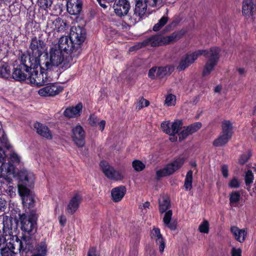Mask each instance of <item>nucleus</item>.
<instances>
[{
	"label": "nucleus",
	"instance_id": "nucleus-1",
	"mask_svg": "<svg viewBox=\"0 0 256 256\" xmlns=\"http://www.w3.org/2000/svg\"><path fill=\"white\" fill-rule=\"evenodd\" d=\"M86 35L84 28L80 26L72 28L70 30L71 55L68 56L53 45L42 58L40 65V70H48L60 64H62V68L65 69L70 68L74 63V60L82 52L81 45L85 40Z\"/></svg>",
	"mask_w": 256,
	"mask_h": 256
},
{
	"label": "nucleus",
	"instance_id": "nucleus-2",
	"mask_svg": "<svg viewBox=\"0 0 256 256\" xmlns=\"http://www.w3.org/2000/svg\"><path fill=\"white\" fill-rule=\"evenodd\" d=\"M220 50L218 48H212L209 50H200L192 54H187L181 60L178 69L183 70L192 64L197 58L203 55L208 59L205 64L202 72V76H206L214 70L220 58Z\"/></svg>",
	"mask_w": 256,
	"mask_h": 256
},
{
	"label": "nucleus",
	"instance_id": "nucleus-3",
	"mask_svg": "<svg viewBox=\"0 0 256 256\" xmlns=\"http://www.w3.org/2000/svg\"><path fill=\"white\" fill-rule=\"evenodd\" d=\"M4 247L0 250L1 256H15L18 252L28 253L33 248L32 240L30 236H24L22 240L12 236L8 240Z\"/></svg>",
	"mask_w": 256,
	"mask_h": 256
},
{
	"label": "nucleus",
	"instance_id": "nucleus-4",
	"mask_svg": "<svg viewBox=\"0 0 256 256\" xmlns=\"http://www.w3.org/2000/svg\"><path fill=\"white\" fill-rule=\"evenodd\" d=\"M183 34L184 32L180 31L175 32L167 36H163L161 34L154 35L146 38L142 42H138L136 46L138 48L146 46L156 47L162 45L168 44L180 39Z\"/></svg>",
	"mask_w": 256,
	"mask_h": 256
},
{
	"label": "nucleus",
	"instance_id": "nucleus-5",
	"mask_svg": "<svg viewBox=\"0 0 256 256\" xmlns=\"http://www.w3.org/2000/svg\"><path fill=\"white\" fill-rule=\"evenodd\" d=\"M46 50V44L40 38L34 36L30 40L29 46L28 63L32 62L34 66L40 64V56Z\"/></svg>",
	"mask_w": 256,
	"mask_h": 256
},
{
	"label": "nucleus",
	"instance_id": "nucleus-6",
	"mask_svg": "<svg viewBox=\"0 0 256 256\" xmlns=\"http://www.w3.org/2000/svg\"><path fill=\"white\" fill-rule=\"evenodd\" d=\"M18 220L22 232L30 236L34 234L37 230V220L38 215L36 210H30L18 214Z\"/></svg>",
	"mask_w": 256,
	"mask_h": 256
},
{
	"label": "nucleus",
	"instance_id": "nucleus-7",
	"mask_svg": "<svg viewBox=\"0 0 256 256\" xmlns=\"http://www.w3.org/2000/svg\"><path fill=\"white\" fill-rule=\"evenodd\" d=\"M27 55L22 54L20 60V64L14 69L12 77L18 81H24L28 80L30 70H32V66H34L32 62L28 63Z\"/></svg>",
	"mask_w": 256,
	"mask_h": 256
},
{
	"label": "nucleus",
	"instance_id": "nucleus-8",
	"mask_svg": "<svg viewBox=\"0 0 256 256\" xmlns=\"http://www.w3.org/2000/svg\"><path fill=\"white\" fill-rule=\"evenodd\" d=\"M148 4H150V2L146 0H144V2L142 0H136L133 13H130L128 15L131 24H136L144 17L147 10Z\"/></svg>",
	"mask_w": 256,
	"mask_h": 256
},
{
	"label": "nucleus",
	"instance_id": "nucleus-9",
	"mask_svg": "<svg viewBox=\"0 0 256 256\" xmlns=\"http://www.w3.org/2000/svg\"><path fill=\"white\" fill-rule=\"evenodd\" d=\"M40 66H32V71H30L29 76L28 78V80L30 83L34 86H40L44 85L48 82L47 74L41 70L38 72V68Z\"/></svg>",
	"mask_w": 256,
	"mask_h": 256
},
{
	"label": "nucleus",
	"instance_id": "nucleus-10",
	"mask_svg": "<svg viewBox=\"0 0 256 256\" xmlns=\"http://www.w3.org/2000/svg\"><path fill=\"white\" fill-rule=\"evenodd\" d=\"M184 162V158H176L173 162L167 164L164 168L158 170L156 172V178H158L172 174L182 166Z\"/></svg>",
	"mask_w": 256,
	"mask_h": 256
},
{
	"label": "nucleus",
	"instance_id": "nucleus-11",
	"mask_svg": "<svg viewBox=\"0 0 256 256\" xmlns=\"http://www.w3.org/2000/svg\"><path fill=\"white\" fill-rule=\"evenodd\" d=\"M100 167L104 175L109 179L115 180H122L124 178L122 172L116 170L107 162L102 161L100 164Z\"/></svg>",
	"mask_w": 256,
	"mask_h": 256
},
{
	"label": "nucleus",
	"instance_id": "nucleus-12",
	"mask_svg": "<svg viewBox=\"0 0 256 256\" xmlns=\"http://www.w3.org/2000/svg\"><path fill=\"white\" fill-rule=\"evenodd\" d=\"M18 192L20 196L24 206L28 208L27 212L32 210V208L34 206V196L30 190L24 186H19Z\"/></svg>",
	"mask_w": 256,
	"mask_h": 256
},
{
	"label": "nucleus",
	"instance_id": "nucleus-13",
	"mask_svg": "<svg viewBox=\"0 0 256 256\" xmlns=\"http://www.w3.org/2000/svg\"><path fill=\"white\" fill-rule=\"evenodd\" d=\"M63 87L56 84H50L38 90V94L42 96H54L63 90Z\"/></svg>",
	"mask_w": 256,
	"mask_h": 256
},
{
	"label": "nucleus",
	"instance_id": "nucleus-14",
	"mask_svg": "<svg viewBox=\"0 0 256 256\" xmlns=\"http://www.w3.org/2000/svg\"><path fill=\"white\" fill-rule=\"evenodd\" d=\"M18 176L22 184L18 185V188L20 186H24L26 188V186H31L34 183L35 179L34 175V174L26 170H21L18 173Z\"/></svg>",
	"mask_w": 256,
	"mask_h": 256
},
{
	"label": "nucleus",
	"instance_id": "nucleus-15",
	"mask_svg": "<svg viewBox=\"0 0 256 256\" xmlns=\"http://www.w3.org/2000/svg\"><path fill=\"white\" fill-rule=\"evenodd\" d=\"M72 138L74 144L80 148L84 145L85 132L82 126L77 125L72 129Z\"/></svg>",
	"mask_w": 256,
	"mask_h": 256
},
{
	"label": "nucleus",
	"instance_id": "nucleus-16",
	"mask_svg": "<svg viewBox=\"0 0 256 256\" xmlns=\"http://www.w3.org/2000/svg\"><path fill=\"white\" fill-rule=\"evenodd\" d=\"M113 8L116 15L122 16L128 14L130 9V4L127 0H116Z\"/></svg>",
	"mask_w": 256,
	"mask_h": 256
},
{
	"label": "nucleus",
	"instance_id": "nucleus-17",
	"mask_svg": "<svg viewBox=\"0 0 256 256\" xmlns=\"http://www.w3.org/2000/svg\"><path fill=\"white\" fill-rule=\"evenodd\" d=\"M48 28L58 32H64L66 30L67 24L66 22L60 18H57L54 20H48L47 24Z\"/></svg>",
	"mask_w": 256,
	"mask_h": 256
},
{
	"label": "nucleus",
	"instance_id": "nucleus-18",
	"mask_svg": "<svg viewBox=\"0 0 256 256\" xmlns=\"http://www.w3.org/2000/svg\"><path fill=\"white\" fill-rule=\"evenodd\" d=\"M256 11V0H243L242 12L244 16L246 17H250Z\"/></svg>",
	"mask_w": 256,
	"mask_h": 256
},
{
	"label": "nucleus",
	"instance_id": "nucleus-19",
	"mask_svg": "<svg viewBox=\"0 0 256 256\" xmlns=\"http://www.w3.org/2000/svg\"><path fill=\"white\" fill-rule=\"evenodd\" d=\"M82 5L81 0H68L67 11L71 15H78L82 10Z\"/></svg>",
	"mask_w": 256,
	"mask_h": 256
},
{
	"label": "nucleus",
	"instance_id": "nucleus-20",
	"mask_svg": "<svg viewBox=\"0 0 256 256\" xmlns=\"http://www.w3.org/2000/svg\"><path fill=\"white\" fill-rule=\"evenodd\" d=\"M70 36H62L60 38L58 43L54 45L64 51L68 56H70V46L72 44L70 42Z\"/></svg>",
	"mask_w": 256,
	"mask_h": 256
},
{
	"label": "nucleus",
	"instance_id": "nucleus-21",
	"mask_svg": "<svg viewBox=\"0 0 256 256\" xmlns=\"http://www.w3.org/2000/svg\"><path fill=\"white\" fill-rule=\"evenodd\" d=\"M82 198L79 194H76L70 200L66 210L70 214H74L79 208Z\"/></svg>",
	"mask_w": 256,
	"mask_h": 256
},
{
	"label": "nucleus",
	"instance_id": "nucleus-22",
	"mask_svg": "<svg viewBox=\"0 0 256 256\" xmlns=\"http://www.w3.org/2000/svg\"><path fill=\"white\" fill-rule=\"evenodd\" d=\"M34 126L39 135L48 139L52 138L51 132L46 125L36 122L34 124Z\"/></svg>",
	"mask_w": 256,
	"mask_h": 256
},
{
	"label": "nucleus",
	"instance_id": "nucleus-23",
	"mask_svg": "<svg viewBox=\"0 0 256 256\" xmlns=\"http://www.w3.org/2000/svg\"><path fill=\"white\" fill-rule=\"evenodd\" d=\"M82 108V104L78 103L75 106L66 108L64 112V114L69 118L78 116L80 114Z\"/></svg>",
	"mask_w": 256,
	"mask_h": 256
},
{
	"label": "nucleus",
	"instance_id": "nucleus-24",
	"mask_svg": "<svg viewBox=\"0 0 256 256\" xmlns=\"http://www.w3.org/2000/svg\"><path fill=\"white\" fill-rule=\"evenodd\" d=\"M126 192V188L123 186L112 188L111 192L112 200L115 202L120 201L124 196Z\"/></svg>",
	"mask_w": 256,
	"mask_h": 256
},
{
	"label": "nucleus",
	"instance_id": "nucleus-25",
	"mask_svg": "<svg viewBox=\"0 0 256 256\" xmlns=\"http://www.w3.org/2000/svg\"><path fill=\"white\" fill-rule=\"evenodd\" d=\"M230 230L235 239L240 242H243L247 234L246 231L244 229H240L236 226H232Z\"/></svg>",
	"mask_w": 256,
	"mask_h": 256
},
{
	"label": "nucleus",
	"instance_id": "nucleus-26",
	"mask_svg": "<svg viewBox=\"0 0 256 256\" xmlns=\"http://www.w3.org/2000/svg\"><path fill=\"white\" fill-rule=\"evenodd\" d=\"M2 218V231L6 235L10 234L12 233V218L8 216L3 215Z\"/></svg>",
	"mask_w": 256,
	"mask_h": 256
},
{
	"label": "nucleus",
	"instance_id": "nucleus-27",
	"mask_svg": "<svg viewBox=\"0 0 256 256\" xmlns=\"http://www.w3.org/2000/svg\"><path fill=\"white\" fill-rule=\"evenodd\" d=\"M172 210H168L166 212L163 218V222L166 226H167L170 230H174L176 228V221H172Z\"/></svg>",
	"mask_w": 256,
	"mask_h": 256
},
{
	"label": "nucleus",
	"instance_id": "nucleus-28",
	"mask_svg": "<svg viewBox=\"0 0 256 256\" xmlns=\"http://www.w3.org/2000/svg\"><path fill=\"white\" fill-rule=\"evenodd\" d=\"M32 251L39 256H46L48 252V248L46 242H41L37 244L35 246L34 248L33 247L32 250L30 251H28V252Z\"/></svg>",
	"mask_w": 256,
	"mask_h": 256
},
{
	"label": "nucleus",
	"instance_id": "nucleus-29",
	"mask_svg": "<svg viewBox=\"0 0 256 256\" xmlns=\"http://www.w3.org/2000/svg\"><path fill=\"white\" fill-rule=\"evenodd\" d=\"M156 70L157 78H162L166 75H170L174 70V68L170 66L158 67L156 68Z\"/></svg>",
	"mask_w": 256,
	"mask_h": 256
},
{
	"label": "nucleus",
	"instance_id": "nucleus-30",
	"mask_svg": "<svg viewBox=\"0 0 256 256\" xmlns=\"http://www.w3.org/2000/svg\"><path fill=\"white\" fill-rule=\"evenodd\" d=\"M10 66L4 62H0V77L8 78L10 77Z\"/></svg>",
	"mask_w": 256,
	"mask_h": 256
},
{
	"label": "nucleus",
	"instance_id": "nucleus-31",
	"mask_svg": "<svg viewBox=\"0 0 256 256\" xmlns=\"http://www.w3.org/2000/svg\"><path fill=\"white\" fill-rule=\"evenodd\" d=\"M12 184V179L8 175L3 174H0V189L3 191L8 187Z\"/></svg>",
	"mask_w": 256,
	"mask_h": 256
},
{
	"label": "nucleus",
	"instance_id": "nucleus-32",
	"mask_svg": "<svg viewBox=\"0 0 256 256\" xmlns=\"http://www.w3.org/2000/svg\"><path fill=\"white\" fill-rule=\"evenodd\" d=\"M230 138V136L220 134L219 136L213 142V145L216 147L222 146L226 144Z\"/></svg>",
	"mask_w": 256,
	"mask_h": 256
},
{
	"label": "nucleus",
	"instance_id": "nucleus-33",
	"mask_svg": "<svg viewBox=\"0 0 256 256\" xmlns=\"http://www.w3.org/2000/svg\"><path fill=\"white\" fill-rule=\"evenodd\" d=\"M222 132L221 134L232 138V125L230 122V120L224 121L222 122Z\"/></svg>",
	"mask_w": 256,
	"mask_h": 256
},
{
	"label": "nucleus",
	"instance_id": "nucleus-34",
	"mask_svg": "<svg viewBox=\"0 0 256 256\" xmlns=\"http://www.w3.org/2000/svg\"><path fill=\"white\" fill-rule=\"evenodd\" d=\"M240 194L238 191H232L230 194V204L232 206H236L240 199Z\"/></svg>",
	"mask_w": 256,
	"mask_h": 256
},
{
	"label": "nucleus",
	"instance_id": "nucleus-35",
	"mask_svg": "<svg viewBox=\"0 0 256 256\" xmlns=\"http://www.w3.org/2000/svg\"><path fill=\"white\" fill-rule=\"evenodd\" d=\"M192 174L193 172L191 170L188 171L186 174L184 184V187L186 190H190L192 188Z\"/></svg>",
	"mask_w": 256,
	"mask_h": 256
},
{
	"label": "nucleus",
	"instance_id": "nucleus-36",
	"mask_svg": "<svg viewBox=\"0 0 256 256\" xmlns=\"http://www.w3.org/2000/svg\"><path fill=\"white\" fill-rule=\"evenodd\" d=\"M170 206V200L167 198L162 197L159 200V210L160 213L166 212Z\"/></svg>",
	"mask_w": 256,
	"mask_h": 256
},
{
	"label": "nucleus",
	"instance_id": "nucleus-37",
	"mask_svg": "<svg viewBox=\"0 0 256 256\" xmlns=\"http://www.w3.org/2000/svg\"><path fill=\"white\" fill-rule=\"evenodd\" d=\"M244 180L246 185L248 187V190H249L254 180V172L252 170H248L245 172Z\"/></svg>",
	"mask_w": 256,
	"mask_h": 256
},
{
	"label": "nucleus",
	"instance_id": "nucleus-38",
	"mask_svg": "<svg viewBox=\"0 0 256 256\" xmlns=\"http://www.w3.org/2000/svg\"><path fill=\"white\" fill-rule=\"evenodd\" d=\"M183 124L181 120H175L172 124L170 129H172V134H178L180 129L182 128Z\"/></svg>",
	"mask_w": 256,
	"mask_h": 256
},
{
	"label": "nucleus",
	"instance_id": "nucleus-39",
	"mask_svg": "<svg viewBox=\"0 0 256 256\" xmlns=\"http://www.w3.org/2000/svg\"><path fill=\"white\" fill-rule=\"evenodd\" d=\"M156 243L159 246V250L162 253L165 248V240L160 233L158 236H156Z\"/></svg>",
	"mask_w": 256,
	"mask_h": 256
},
{
	"label": "nucleus",
	"instance_id": "nucleus-40",
	"mask_svg": "<svg viewBox=\"0 0 256 256\" xmlns=\"http://www.w3.org/2000/svg\"><path fill=\"white\" fill-rule=\"evenodd\" d=\"M202 124L200 122H196L191 124L190 125L186 126L188 129V133L192 134L202 128Z\"/></svg>",
	"mask_w": 256,
	"mask_h": 256
},
{
	"label": "nucleus",
	"instance_id": "nucleus-41",
	"mask_svg": "<svg viewBox=\"0 0 256 256\" xmlns=\"http://www.w3.org/2000/svg\"><path fill=\"white\" fill-rule=\"evenodd\" d=\"M168 18L166 16H162L157 24H154L153 27V30L155 32L159 30L168 22Z\"/></svg>",
	"mask_w": 256,
	"mask_h": 256
},
{
	"label": "nucleus",
	"instance_id": "nucleus-42",
	"mask_svg": "<svg viewBox=\"0 0 256 256\" xmlns=\"http://www.w3.org/2000/svg\"><path fill=\"white\" fill-rule=\"evenodd\" d=\"M52 2V0H38V6L44 10H46L51 6Z\"/></svg>",
	"mask_w": 256,
	"mask_h": 256
},
{
	"label": "nucleus",
	"instance_id": "nucleus-43",
	"mask_svg": "<svg viewBox=\"0 0 256 256\" xmlns=\"http://www.w3.org/2000/svg\"><path fill=\"white\" fill-rule=\"evenodd\" d=\"M133 168L136 171L140 172L145 168V164L139 160H134L132 163Z\"/></svg>",
	"mask_w": 256,
	"mask_h": 256
},
{
	"label": "nucleus",
	"instance_id": "nucleus-44",
	"mask_svg": "<svg viewBox=\"0 0 256 256\" xmlns=\"http://www.w3.org/2000/svg\"><path fill=\"white\" fill-rule=\"evenodd\" d=\"M176 102V98L174 95L170 94L166 96L164 104L168 106H174Z\"/></svg>",
	"mask_w": 256,
	"mask_h": 256
},
{
	"label": "nucleus",
	"instance_id": "nucleus-45",
	"mask_svg": "<svg viewBox=\"0 0 256 256\" xmlns=\"http://www.w3.org/2000/svg\"><path fill=\"white\" fill-rule=\"evenodd\" d=\"M198 230L200 232L208 233L209 232V224L208 222L204 220L200 226Z\"/></svg>",
	"mask_w": 256,
	"mask_h": 256
},
{
	"label": "nucleus",
	"instance_id": "nucleus-46",
	"mask_svg": "<svg viewBox=\"0 0 256 256\" xmlns=\"http://www.w3.org/2000/svg\"><path fill=\"white\" fill-rule=\"evenodd\" d=\"M150 102L148 100L144 99V98H142L138 103L136 108L138 110H140L144 107L148 106Z\"/></svg>",
	"mask_w": 256,
	"mask_h": 256
},
{
	"label": "nucleus",
	"instance_id": "nucleus-47",
	"mask_svg": "<svg viewBox=\"0 0 256 256\" xmlns=\"http://www.w3.org/2000/svg\"><path fill=\"white\" fill-rule=\"evenodd\" d=\"M161 128L162 131L168 134H172V129L170 127V123L169 122H164L161 124Z\"/></svg>",
	"mask_w": 256,
	"mask_h": 256
},
{
	"label": "nucleus",
	"instance_id": "nucleus-48",
	"mask_svg": "<svg viewBox=\"0 0 256 256\" xmlns=\"http://www.w3.org/2000/svg\"><path fill=\"white\" fill-rule=\"evenodd\" d=\"M178 134L179 136V140L182 141L190 135V134L188 133V128L186 127H184V128L178 133Z\"/></svg>",
	"mask_w": 256,
	"mask_h": 256
},
{
	"label": "nucleus",
	"instance_id": "nucleus-49",
	"mask_svg": "<svg viewBox=\"0 0 256 256\" xmlns=\"http://www.w3.org/2000/svg\"><path fill=\"white\" fill-rule=\"evenodd\" d=\"M228 186L231 188H238L240 186V182L238 180L234 177L230 181Z\"/></svg>",
	"mask_w": 256,
	"mask_h": 256
},
{
	"label": "nucleus",
	"instance_id": "nucleus-50",
	"mask_svg": "<svg viewBox=\"0 0 256 256\" xmlns=\"http://www.w3.org/2000/svg\"><path fill=\"white\" fill-rule=\"evenodd\" d=\"M251 156V154L250 152L246 154H242L238 160L239 163L241 164H244L246 162H247L250 156Z\"/></svg>",
	"mask_w": 256,
	"mask_h": 256
},
{
	"label": "nucleus",
	"instance_id": "nucleus-51",
	"mask_svg": "<svg viewBox=\"0 0 256 256\" xmlns=\"http://www.w3.org/2000/svg\"><path fill=\"white\" fill-rule=\"evenodd\" d=\"M10 159L13 162L19 163L20 162V158L17 153L12 152L10 154Z\"/></svg>",
	"mask_w": 256,
	"mask_h": 256
},
{
	"label": "nucleus",
	"instance_id": "nucleus-52",
	"mask_svg": "<svg viewBox=\"0 0 256 256\" xmlns=\"http://www.w3.org/2000/svg\"><path fill=\"white\" fill-rule=\"evenodd\" d=\"M15 190L16 189L13 186L12 184H10V185L5 190H4V192H5L10 196H13L16 195Z\"/></svg>",
	"mask_w": 256,
	"mask_h": 256
},
{
	"label": "nucleus",
	"instance_id": "nucleus-53",
	"mask_svg": "<svg viewBox=\"0 0 256 256\" xmlns=\"http://www.w3.org/2000/svg\"><path fill=\"white\" fill-rule=\"evenodd\" d=\"M156 67H152L149 70L148 74V77L152 80L157 78V76H156Z\"/></svg>",
	"mask_w": 256,
	"mask_h": 256
},
{
	"label": "nucleus",
	"instance_id": "nucleus-54",
	"mask_svg": "<svg viewBox=\"0 0 256 256\" xmlns=\"http://www.w3.org/2000/svg\"><path fill=\"white\" fill-rule=\"evenodd\" d=\"M89 123L92 126H96L98 122V118L94 114H91L88 118Z\"/></svg>",
	"mask_w": 256,
	"mask_h": 256
},
{
	"label": "nucleus",
	"instance_id": "nucleus-55",
	"mask_svg": "<svg viewBox=\"0 0 256 256\" xmlns=\"http://www.w3.org/2000/svg\"><path fill=\"white\" fill-rule=\"evenodd\" d=\"M222 173L224 177L226 178L228 175V166L227 165H223L222 166Z\"/></svg>",
	"mask_w": 256,
	"mask_h": 256
},
{
	"label": "nucleus",
	"instance_id": "nucleus-56",
	"mask_svg": "<svg viewBox=\"0 0 256 256\" xmlns=\"http://www.w3.org/2000/svg\"><path fill=\"white\" fill-rule=\"evenodd\" d=\"M232 256H241L242 250L240 248H233L232 250Z\"/></svg>",
	"mask_w": 256,
	"mask_h": 256
},
{
	"label": "nucleus",
	"instance_id": "nucleus-57",
	"mask_svg": "<svg viewBox=\"0 0 256 256\" xmlns=\"http://www.w3.org/2000/svg\"><path fill=\"white\" fill-rule=\"evenodd\" d=\"M88 256H98L96 254V248L94 247H90L89 248Z\"/></svg>",
	"mask_w": 256,
	"mask_h": 256
},
{
	"label": "nucleus",
	"instance_id": "nucleus-58",
	"mask_svg": "<svg viewBox=\"0 0 256 256\" xmlns=\"http://www.w3.org/2000/svg\"><path fill=\"white\" fill-rule=\"evenodd\" d=\"M6 203V200L2 198H0V211H4L5 210Z\"/></svg>",
	"mask_w": 256,
	"mask_h": 256
},
{
	"label": "nucleus",
	"instance_id": "nucleus-59",
	"mask_svg": "<svg viewBox=\"0 0 256 256\" xmlns=\"http://www.w3.org/2000/svg\"><path fill=\"white\" fill-rule=\"evenodd\" d=\"M58 220H59V222H60V225L62 226H64L66 223V218L64 216H60L59 217Z\"/></svg>",
	"mask_w": 256,
	"mask_h": 256
},
{
	"label": "nucleus",
	"instance_id": "nucleus-60",
	"mask_svg": "<svg viewBox=\"0 0 256 256\" xmlns=\"http://www.w3.org/2000/svg\"><path fill=\"white\" fill-rule=\"evenodd\" d=\"M98 126H99V127H100V130H101V131H102L104 128V127H105V125H106V121L104 120H101L98 124Z\"/></svg>",
	"mask_w": 256,
	"mask_h": 256
},
{
	"label": "nucleus",
	"instance_id": "nucleus-61",
	"mask_svg": "<svg viewBox=\"0 0 256 256\" xmlns=\"http://www.w3.org/2000/svg\"><path fill=\"white\" fill-rule=\"evenodd\" d=\"M7 242L6 238L4 236L0 234V247Z\"/></svg>",
	"mask_w": 256,
	"mask_h": 256
},
{
	"label": "nucleus",
	"instance_id": "nucleus-62",
	"mask_svg": "<svg viewBox=\"0 0 256 256\" xmlns=\"http://www.w3.org/2000/svg\"><path fill=\"white\" fill-rule=\"evenodd\" d=\"M153 232H154L153 236H158L159 234L160 233V230L158 228H154L153 229Z\"/></svg>",
	"mask_w": 256,
	"mask_h": 256
},
{
	"label": "nucleus",
	"instance_id": "nucleus-63",
	"mask_svg": "<svg viewBox=\"0 0 256 256\" xmlns=\"http://www.w3.org/2000/svg\"><path fill=\"white\" fill-rule=\"evenodd\" d=\"M175 134H170V140L172 142H174L177 140V138L175 136Z\"/></svg>",
	"mask_w": 256,
	"mask_h": 256
},
{
	"label": "nucleus",
	"instance_id": "nucleus-64",
	"mask_svg": "<svg viewBox=\"0 0 256 256\" xmlns=\"http://www.w3.org/2000/svg\"><path fill=\"white\" fill-rule=\"evenodd\" d=\"M97 1L98 2L99 4L102 7L104 8H106L107 7V6L105 4L106 2H104L102 0H100Z\"/></svg>",
	"mask_w": 256,
	"mask_h": 256
}]
</instances>
